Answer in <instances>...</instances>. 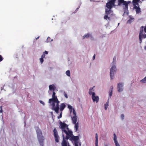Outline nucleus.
<instances>
[{"label":"nucleus","mask_w":146,"mask_h":146,"mask_svg":"<svg viewBox=\"0 0 146 146\" xmlns=\"http://www.w3.org/2000/svg\"><path fill=\"white\" fill-rule=\"evenodd\" d=\"M59 127L61 129L62 133H64L66 134V137L62 134L63 140L61 143V146H70L68 140L73 135L72 132L69 129L68 125L64 122H62L59 120Z\"/></svg>","instance_id":"1"},{"label":"nucleus","mask_w":146,"mask_h":146,"mask_svg":"<svg viewBox=\"0 0 146 146\" xmlns=\"http://www.w3.org/2000/svg\"><path fill=\"white\" fill-rule=\"evenodd\" d=\"M118 6H123V9L126 11L128 10V4L130 3L131 2L130 1H125L124 0H118Z\"/></svg>","instance_id":"2"},{"label":"nucleus","mask_w":146,"mask_h":146,"mask_svg":"<svg viewBox=\"0 0 146 146\" xmlns=\"http://www.w3.org/2000/svg\"><path fill=\"white\" fill-rule=\"evenodd\" d=\"M143 28L144 27L143 26H142L141 27L140 31L139 33V39L140 41V43L142 42V39L145 38H146V35L145 34H143Z\"/></svg>","instance_id":"3"},{"label":"nucleus","mask_w":146,"mask_h":146,"mask_svg":"<svg viewBox=\"0 0 146 146\" xmlns=\"http://www.w3.org/2000/svg\"><path fill=\"white\" fill-rule=\"evenodd\" d=\"M116 0H110L107 2L106 5V7L107 9H111L113 6H115V2Z\"/></svg>","instance_id":"4"},{"label":"nucleus","mask_w":146,"mask_h":146,"mask_svg":"<svg viewBox=\"0 0 146 146\" xmlns=\"http://www.w3.org/2000/svg\"><path fill=\"white\" fill-rule=\"evenodd\" d=\"M53 132L55 142L56 143H58L59 141L60 137L58 136V132L56 128L54 129Z\"/></svg>","instance_id":"5"},{"label":"nucleus","mask_w":146,"mask_h":146,"mask_svg":"<svg viewBox=\"0 0 146 146\" xmlns=\"http://www.w3.org/2000/svg\"><path fill=\"white\" fill-rule=\"evenodd\" d=\"M56 93L53 92L52 95V98L50 99L48 102L51 104L52 102H58V100L56 96H55Z\"/></svg>","instance_id":"6"},{"label":"nucleus","mask_w":146,"mask_h":146,"mask_svg":"<svg viewBox=\"0 0 146 146\" xmlns=\"http://www.w3.org/2000/svg\"><path fill=\"white\" fill-rule=\"evenodd\" d=\"M116 70V66H113L110 69V75L111 79H113L114 72Z\"/></svg>","instance_id":"7"},{"label":"nucleus","mask_w":146,"mask_h":146,"mask_svg":"<svg viewBox=\"0 0 146 146\" xmlns=\"http://www.w3.org/2000/svg\"><path fill=\"white\" fill-rule=\"evenodd\" d=\"M36 131L38 139H39L40 138V139H41V138H44L43 136L42 135V133L40 129L38 128L36 130Z\"/></svg>","instance_id":"8"},{"label":"nucleus","mask_w":146,"mask_h":146,"mask_svg":"<svg viewBox=\"0 0 146 146\" xmlns=\"http://www.w3.org/2000/svg\"><path fill=\"white\" fill-rule=\"evenodd\" d=\"M92 98L94 102H98L99 100V98L98 96H95V93L94 92H93Z\"/></svg>","instance_id":"9"},{"label":"nucleus","mask_w":146,"mask_h":146,"mask_svg":"<svg viewBox=\"0 0 146 146\" xmlns=\"http://www.w3.org/2000/svg\"><path fill=\"white\" fill-rule=\"evenodd\" d=\"M123 84L122 83H119L118 84L117 86V88L118 89V91L119 92H120L123 91Z\"/></svg>","instance_id":"10"},{"label":"nucleus","mask_w":146,"mask_h":146,"mask_svg":"<svg viewBox=\"0 0 146 146\" xmlns=\"http://www.w3.org/2000/svg\"><path fill=\"white\" fill-rule=\"evenodd\" d=\"M105 11L106 15H108L113 13V11L111 10V9H109L107 8L106 9Z\"/></svg>","instance_id":"11"},{"label":"nucleus","mask_w":146,"mask_h":146,"mask_svg":"<svg viewBox=\"0 0 146 146\" xmlns=\"http://www.w3.org/2000/svg\"><path fill=\"white\" fill-rule=\"evenodd\" d=\"M66 107V105L64 103L61 104L60 107V111H62Z\"/></svg>","instance_id":"12"},{"label":"nucleus","mask_w":146,"mask_h":146,"mask_svg":"<svg viewBox=\"0 0 146 146\" xmlns=\"http://www.w3.org/2000/svg\"><path fill=\"white\" fill-rule=\"evenodd\" d=\"M134 8L136 9V11L137 13H138L141 12V9L139 7H137L135 5Z\"/></svg>","instance_id":"13"},{"label":"nucleus","mask_w":146,"mask_h":146,"mask_svg":"<svg viewBox=\"0 0 146 146\" xmlns=\"http://www.w3.org/2000/svg\"><path fill=\"white\" fill-rule=\"evenodd\" d=\"M72 123H76L77 121V118L76 116H73L72 117Z\"/></svg>","instance_id":"14"},{"label":"nucleus","mask_w":146,"mask_h":146,"mask_svg":"<svg viewBox=\"0 0 146 146\" xmlns=\"http://www.w3.org/2000/svg\"><path fill=\"white\" fill-rule=\"evenodd\" d=\"M38 140L39 141L40 144L41 146H43L44 144H43V141L44 140V138H39V139H38Z\"/></svg>","instance_id":"15"},{"label":"nucleus","mask_w":146,"mask_h":146,"mask_svg":"<svg viewBox=\"0 0 146 146\" xmlns=\"http://www.w3.org/2000/svg\"><path fill=\"white\" fill-rule=\"evenodd\" d=\"M72 139L75 142H78V140L79 139V138L77 136H73L72 137Z\"/></svg>","instance_id":"16"},{"label":"nucleus","mask_w":146,"mask_h":146,"mask_svg":"<svg viewBox=\"0 0 146 146\" xmlns=\"http://www.w3.org/2000/svg\"><path fill=\"white\" fill-rule=\"evenodd\" d=\"M98 139L97 133L96 134L95 146H98Z\"/></svg>","instance_id":"17"},{"label":"nucleus","mask_w":146,"mask_h":146,"mask_svg":"<svg viewBox=\"0 0 146 146\" xmlns=\"http://www.w3.org/2000/svg\"><path fill=\"white\" fill-rule=\"evenodd\" d=\"M75 124L74 128L75 129L76 131H77L78 130L79 127V123L78 122H77L76 123H74Z\"/></svg>","instance_id":"18"},{"label":"nucleus","mask_w":146,"mask_h":146,"mask_svg":"<svg viewBox=\"0 0 146 146\" xmlns=\"http://www.w3.org/2000/svg\"><path fill=\"white\" fill-rule=\"evenodd\" d=\"M140 0H133V5H138V2Z\"/></svg>","instance_id":"19"},{"label":"nucleus","mask_w":146,"mask_h":146,"mask_svg":"<svg viewBox=\"0 0 146 146\" xmlns=\"http://www.w3.org/2000/svg\"><path fill=\"white\" fill-rule=\"evenodd\" d=\"M90 34L89 33L86 34L83 36V39L86 38H88L90 35Z\"/></svg>","instance_id":"20"},{"label":"nucleus","mask_w":146,"mask_h":146,"mask_svg":"<svg viewBox=\"0 0 146 146\" xmlns=\"http://www.w3.org/2000/svg\"><path fill=\"white\" fill-rule=\"evenodd\" d=\"M48 51H44L43 52L41 56V57L42 58H44L45 57V54H48Z\"/></svg>","instance_id":"21"},{"label":"nucleus","mask_w":146,"mask_h":146,"mask_svg":"<svg viewBox=\"0 0 146 146\" xmlns=\"http://www.w3.org/2000/svg\"><path fill=\"white\" fill-rule=\"evenodd\" d=\"M49 89L50 90H54V85H50L49 86Z\"/></svg>","instance_id":"22"},{"label":"nucleus","mask_w":146,"mask_h":146,"mask_svg":"<svg viewBox=\"0 0 146 146\" xmlns=\"http://www.w3.org/2000/svg\"><path fill=\"white\" fill-rule=\"evenodd\" d=\"M113 90V87H112L111 90H110L109 92V97H110V98L111 97L112 95Z\"/></svg>","instance_id":"23"},{"label":"nucleus","mask_w":146,"mask_h":146,"mask_svg":"<svg viewBox=\"0 0 146 146\" xmlns=\"http://www.w3.org/2000/svg\"><path fill=\"white\" fill-rule=\"evenodd\" d=\"M134 20V18L130 17L127 23H130L132 22Z\"/></svg>","instance_id":"24"},{"label":"nucleus","mask_w":146,"mask_h":146,"mask_svg":"<svg viewBox=\"0 0 146 146\" xmlns=\"http://www.w3.org/2000/svg\"><path fill=\"white\" fill-rule=\"evenodd\" d=\"M108 104H109V101L108 100V101L106 102V104H105V110H106L107 109V108L108 107Z\"/></svg>","instance_id":"25"},{"label":"nucleus","mask_w":146,"mask_h":146,"mask_svg":"<svg viewBox=\"0 0 146 146\" xmlns=\"http://www.w3.org/2000/svg\"><path fill=\"white\" fill-rule=\"evenodd\" d=\"M53 110H54L57 113H59L58 110H59V108H56L55 107H54V108H53Z\"/></svg>","instance_id":"26"},{"label":"nucleus","mask_w":146,"mask_h":146,"mask_svg":"<svg viewBox=\"0 0 146 146\" xmlns=\"http://www.w3.org/2000/svg\"><path fill=\"white\" fill-rule=\"evenodd\" d=\"M140 82L143 83H146V76L143 79L141 80Z\"/></svg>","instance_id":"27"},{"label":"nucleus","mask_w":146,"mask_h":146,"mask_svg":"<svg viewBox=\"0 0 146 146\" xmlns=\"http://www.w3.org/2000/svg\"><path fill=\"white\" fill-rule=\"evenodd\" d=\"M68 108L70 110V112H71L73 110L72 107L70 105H68Z\"/></svg>","instance_id":"28"},{"label":"nucleus","mask_w":146,"mask_h":146,"mask_svg":"<svg viewBox=\"0 0 146 146\" xmlns=\"http://www.w3.org/2000/svg\"><path fill=\"white\" fill-rule=\"evenodd\" d=\"M93 89V88L92 87L90 88L89 89V94L90 95H92L93 92H92V90Z\"/></svg>","instance_id":"29"},{"label":"nucleus","mask_w":146,"mask_h":146,"mask_svg":"<svg viewBox=\"0 0 146 146\" xmlns=\"http://www.w3.org/2000/svg\"><path fill=\"white\" fill-rule=\"evenodd\" d=\"M114 137H113V140L114 142H115V141H117V137L115 134V133H114L113 134Z\"/></svg>","instance_id":"30"},{"label":"nucleus","mask_w":146,"mask_h":146,"mask_svg":"<svg viewBox=\"0 0 146 146\" xmlns=\"http://www.w3.org/2000/svg\"><path fill=\"white\" fill-rule=\"evenodd\" d=\"M66 75L68 76H70V72L69 70H67L66 72Z\"/></svg>","instance_id":"31"},{"label":"nucleus","mask_w":146,"mask_h":146,"mask_svg":"<svg viewBox=\"0 0 146 146\" xmlns=\"http://www.w3.org/2000/svg\"><path fill=\"white\" fill-rule=\"evenodd\" d=\"M104 18L106 20H107V19H108L109 20H110V17H108V15H107L104 16Z\"/></svg>","instance_id":"32"},{"label":"nucleus","mask_w":146,"mask_h":146,"mask_svg":"<svg viewBox=\"0 0 146 146\" xmlns=\"http://www.w3.org/2000/svg\"><path fill=\"white\" fill-rule=\"evenodd\" d=\"M55 102V103H56V106H55V108H59V105H58V103H59V101H58V102Z\"/></svg>","instance_id":"33"},{"label":"nucleus","mask_w":146,"mask_h":146,"mask_svg":"<svg viewBox=\"0 0 146 146\" xmlns=\"http://www.w3.org/2000/svg\"><path fill=\"white\" fill-rule=\"evenodd\" d=\"M73 114H74V116H76V112L74 109H73Z\"/></svg>","instance_id":"34"},{"label":"nucleus","mask_w":146,"mask_h":146,"mask_svg":"<svg viewBox=\"0 0 146 146\" xmlns=\"http://www.w3.org/2000/svg\"><path fill=\"white\" fill-rule=\"evenodd\" d=\"M43 58H42L41 57V58H40L39 59L40 60V62L41 63H42L43 62V61H44Z\"/></svg>","instance_id":"35"},{"label":"nucleus","mask_w":146,"mask_h":146,"mask_svg":"<svg viewBox=\"0 0 146 146\" xmlns=\"http://www.w3.org/2000/svg\"><path fill=\"white\" fill-rule=\"evenodd\" d=\"M64 95L65 97L66 98H68V96L67 95V94L65 92H64Z\"/></svg>","instance_id":"36"},{"label":"nucleus","mask_w":146,"mask_h":146,"mask_svg":"<svg viewBox=\"0 0 146 146\" xmlns=\"http://www.w3.org/2000/svg\"><path fill=\"white\" fill-rule=\"evenodd\" d=\"M116 146H120L119 143H118L117 141H115L114 142Z\"/></svg>","instance_id":"37"},{"label":"nucleus","mask_w":146,"mask_h":146,"mask_svg":"<svg viewBox=\"0 0 146 146\" xmlns=\"http://www.w3.org/2000/svg\"><path fill=\"white\" fill-rule=\"evenodd\" d=\"M116 59V56H115L114 57L113 59V62H115Z\"/></svg>","instance_id":"38"},{"label":"nucleus","mask_w":146,"mask_h":146,"mask_svg":"<svg viewBox=\"0 0 146 146\" xmlns=\"http://www.w3.org/2000/svg\"><path fill=\"white\" fill-rule=\"evenodd\" d=\"M62 111L61 112L59 115L58 117V119H60L62 117Z\"/></svg>","instance_id":"39"},{"label":"nucleus","mask_w":146,"mask_h":146,"mask_svg":"<svg viewBox=\"0 0 146 146\" xmlns=\"http://www.w3.org/2000/svg\"><path fill=\"white\" fill-rule=\"evenodd\" d=\"M74 144L75 146H78V142H75Z\"/></svg>","instance_id":"40"},{"label":"nucleus","mask_w":146,"mask_h":146,"mask_svg":"<svg viewBox=\"0 0 146 146\" xmlns=\"http://www.w3.org/2000/svg\"><path fill=\"white\" fill-rule=\"evenodd\" d=\"M124 117V115L123 114H121V117L122 120H123Z\"/></svg>","instance_id":"41"},{"label":"nucleus","mask_w":146,"mask_h":146,"mask_svg":"<svg viewBox=\"0 0 146 146\" xmlns=\"http://www.w3.org/2000/svg\"><path fill=\"white\" fill-rule=\"evenodd\" d=\"M3 59V58L2 56L1 55H0V62L2 61Z\"/></svg>","instance_id":"42"},{"label":"nucleus","mask_w":146,"mask_h":146,"mask_svg":"<svg viewBox=\"0 0 146 146\" xmlns=\"http://www.w3.org/2000/svg\"><path fill=\"white\" fill-rule=\"evenodd\" d=\"M39 102L41 104H42L43 105H44V104H45L42 101L40 100V101H39Z\"/></svg>","instance_id":"43"},{"label":"nucleus","mask_w":146,"mask_h":146,"mask_svg":"<svg viewBox=\"0 0 146 146\" xmlns=\"http://www.w3.org/2000/svg\"><path fill=\"white\" fill-rule=\"evenodd\" d=\"M54 103L55 102H53V103L52 104L53 108H54V107H55V104Z\"/></svg>","instance_id":"44"},{"label":"nucleus","mask_w":146,"mask_h":146,"mask_svg":"<svg viewBox=\"0 0 146 146\" xmlns=\"http://www.w3.org/2000/svg\"><path fill=\"white\" fill-rule=\"evenodd\" d=\"M0 113H2L3 111L2 110V108L1 107H0Z\"/></svg>","instance_id":"45"},{"label":"nucleus","mask_w":146,"mask_h":146,"mask_svg":"<svg viewBox=\"0 0 146 146\" xmlns=\"http://www.w3.org/2000/svg\"><path fill=\"white\" fill-rule=\"evenodd\" d=\"M144 31L145 33H146V27H145L144 28Z\"/></svg>","instance_id":"46"},{"label":"nucleus","mask_w":146,"mask_h":146,"mask_svg":"<svg viewBox=\"0 0 146 146\" xmlns=\"http://www.w3.org/2000/svg\"><path fill=\"white\" fill-rule=\"evenodd\" d=\"M93 59L94 60L95 59V54H94V55L93 56Z\"/></svg>","instance_id":"47"},{"label":"nucleus","mask_w":146,"mask_h":146,"mask_svg":"<svg viewBox=\"0 0 146 146\" xmlns=\"http://www.w3.org/2000/svg\"><path fill=\"white\" fill-rule=\"evenodd\" d=\"M104 146H108V145L107 144H104Z\"/></svg>","instance_id":"48"},{"label":"nucleus","mask_w":146,"mask_h":146,"mask_svg":"<svg viewBox=\"0 0 146 146\" xmlns=\"http://www.w3.org/2000/svg\"><path fill=\"white\" fill-rule=\"evenodd\" d=\"M78 9H79V8H77L76 9V11H78Z\"/></svg>","instance_id":"49"},{"label":"nucleus","mask_w":146,"mask_h":146,"mask_svg":"<svg viewBox=\"0 0 146 146\" xmlns=\"http://www.w3.org/2000/svg\"><path fill=\"white\" fill-rule=\"evenodd\" d=\"M50 39V37H48L47 38V40H48V39Z\"/></svg>","instance_id":"50"},{"label":"nucleus","mask_w":146,"mask_h":146,"mask_svg":"<svg viewBox=\"0 0 146 146\" xmlns=\"http://www.w3.org/2000/svg\"><path fill=\"white\" fill-rule=\"evenodd\" d=\"M39 38V36H38L37 38H36V39L38 38Z\"/></svg>","instance_id":"51"}]
</instances>
